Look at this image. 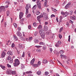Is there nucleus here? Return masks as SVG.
I'll use <instances>...</instances> for the list:
<instances>
[{"label": "nucleus", "instance_id": "1", "mask_svg": "<svg viewBox=\"0 0 76 76\" xmlns=\"http://www.w3.org/2000/svg\"><path fill=\"white\" fill-rule=\"evenodd\" d=\"M15 62L13 64L14 66L15 67L18 66L20 64V62L18 59H15Z\"/></svg>", "mask_w": 76, "mask_h": 76}, {"label": "nucleus", "instance_id": "2", "mask_svg": "<svg viewBox=\"0 0 76 76\" xmlns=\"http://www.w3.org/2000/svg\"><path fill=\"white\" fill-rule=\"evenodd\" d=\"M39 33L41 35V37L43 39L45 38V33H44V31L41 29L39 31Z\"/></svg>", "mask_w": 76, "mask_h": 76}, {"label": "nucleus", "instance_id": "3", "mask_svg": "<svg viewBox=\"0 0 76 76\" xmlns=\"http://www.w3.org/2000/svg\"><path fill=\"white\" fill-rule=\"evenodd\" d=\"M9 7V6L7 5L5 7L1 6L0 7V12H5L6 11L5 8H7Z\"/></svg>", "mask_w": 76, "mask_h": 76}, {"label": "nucleus", "instance_id": "4", "mask_svg": "<svg viewBox=\"0 0 76 76\" xmlns=\"http://www.w3.org/2000/svg\"><path fill=\"white\" fill-rule=\"evenodd\" d=\"M30 7H31V4H26V6L25 7L26 9V15H27L28 13V10H29Z\"/></svg>", "mask_w": 76, "mask_h": 76}, {"label": "nucleus", "instance_id": "5", "mask_svg": "<svg viewBox=\"0 0 76 76\" xmlns=\"http://www.w3.org/2000/svg\"><path fill=\"white\" fill-rule=\"evenodd\" d=\"M8 60L9 61V63H13V59L12 58H11L10 56H9L7 57Z\"/></svg>", "mask_w": 76, "mask_h": 76}, {"label": "nucleus", "instance_id": "6", "mask_svg": "<svg viewBox=\"0 0 76 76\" xmlns=\"http://www.w3.org/2000/svg\"><path fill=\"white\" fill-rule=\"evenodd\" d=\"M6 55V53L3 51L2 53H1V58H4L5 57Z\"/></svg>", "mask_w": 76, "mask_h": 76}, {"label": "nucleus", "instance_id": "7", "mask_svg": "<svg viewBox=\"0 0 76 76\" xmlns=\"http://www.w3.org/2000/svg\"><path fill=\"white\" fill-rule=\"evenodd\" d=\"M43 18V15H40L39 16H37V19L39 22L40 21V20H39V19H40V18Z\"/></svg>", "mask_w": 76, "mask_h": 76}, {"label": "nucleus", "instance_id": "8", "mask_svg": "<svg viewBox=\"0 0 76 76\" xmlns=\"http://www.w3.org/2000/svg\"><path fill=\"white\" fill-rule=\"evenodd\" d=\"M13 38L14 41H18V40H19L18 37L15 35H13Z\"/></svg>", "mask_w": 76, "mask_h": 76}, {"label": "nucleus", "instance_id": "9", "mask_svg": "<svg viewBox=\"0 0 76 76\" xmlns=\"http://www.w3.org/2000/svg\"><path fill=\"white\" fill-rule=\"evenodd\" d=\"M23 13L22 12H20V15H19V19H20L21 18L23 17Z\"/></svg>", "mask_w": 76, "mask_h": 76}, {"label": "nucleus", "instance_id": "10", "mask_svg": "<svg viewBox=\"0 0 76 76\" xmlns=\"http://www.w3.org/2000/svg\"><path fill=\"white\" fill-rule=\"evenodd\" d=\"M17 36H18V37H22V34L19 31H18L17 32Z\"/></svg>", "mask_w": 76, "mask_h": 76}, {"label": "nucleus", "instance_id": "11", "mask_svg": "<svg viewBox=\"0 0 76 76\" xmlns=\"http://www.w3.org/2000/svg\"><path fill=\"white\" fill-rule=\"evenodd\" d=\"M37 5L38 6V7L39 9H41V4L40 3L37 2Z\"/></svg>", "mask_w": 76, "mask_h": 76}, {"label": "nucleus", "instance_id": "12", "mask_svg": "<svg viewBox=\"0 0 76 76\" xmlns=\"http://www.w3.org/2000/svg\"><path fill=\"white\" fill-rule=\"evenodd\" d=\"M35 58H33L31 61L30 64H31V65H32V64L34 63V61H35Z\"/></svg>", "mask_w": 76, "mask_h": 76}, {"label": "nucleus", "instance_id": "13", "mask_svg": "<svg viewBox=\"0 0 76 76\" xmlns=\"http://www.w3.org/2000/svg\"><path fill=\"white\" fill-rule=\"evenodd\" d=\"M7 54L11 55V56H13V53H12V52H11V51H9L7 52Z\"/></svg>", "mask_w": 76, "mask_h": 76}, {"label": "nucleus", "instance_id": "14", "mask_svg": "<svg viewBox=\"0 0 76 76\" xmlns=\"http://www.w3.org/2000/svg\"><path fill=\"white\" fill-rule=\"evenodd\" d=\"M44 29L46 31H48V27L46 26H44Z\"/></svg>", "mask_w": 76, "mask_h": 76}, {"label": "nucleus", "instance_id": "15", "mask_svg": "<svg viewBox=\"0 0 76 76\" xmlns=\"http://www.w3.org/2000/svg\"><path fill=\"white\" fill-rule=\"evenodd\" d=\"M42 61L43 63H44L45 64H47V63H48V62L46 59H44Z\"/></svg>", "mask_w": 76, "mask_h": 76}, {"label": "nucleus", "instance_id": "16", "mask_svg": "<svg viewBox=\"0 0 76 76\" xmlns=\"http://www.w3.org/2000/svg\"><path fill=\"white\" fill-rule=\"evenodd\" d=\"M1 67L3 69V70H5V69H6V67L4 66L3 65H0Z\"/></svg>", "mask_w": 76, "mask_h": 76}, {"label": "nucleus", "instance_id": "17", "mask_svg": "<svg viewBox=\"0 0 76 76\" xmlns=\"http://www.w3.org/2000/svg\"><path fill=\"white\" fill-rule=\"evenodd\" d=\"M47 0H45V2L44 3V6H46V7H47Z\"/></svg>", "mask_w": 76, "mask_h": 76}, {"label": "nucleus", "instance_id": "18", "mask_svg": "<svg viewBox=\"0 0 76 76\" xmlns=\"http://www.w3.org/2000/svg\"><path fill=\"white\" fill-rule=\"evenodd\" d=\"M36 73L38 75H40L41 74V71H38L36 72Z\"/></svg>", "mask_w": 76, "mask_h": 76}, {"label": "nucleus", "instance_id": "19", "mask_svg": "<svg viewBox=\"0 0 76 76\" xmlns=\"http://www.w3.org/2000/svg\"><path fill=\"white\" fill-rule=\"evenodd\" d=\"M34 41L35 43H38V42H39V40L37 39H35Z\"/></svg>", "mask_w": 76, "mask_h": 76}, {"label": "nucleus", "instance_id": "20", "mask_svg": "<svg viewBox=\"0 0 76 76\" xmlns=\"http://www.w3.org/2000/svg\"><path fill=\"white\" fill-rule=\"evenodd\" d=\"M10 15V11H7V16H9Z\"/></svg>", "mask_w": 76, "mask_h": 76}, {"label": "nucleus", "instance_id": "21", "mask_svg": "<svg viewBox=\"0 0 76 76\" xmlns=\"http://www.w3.org/2000/svg\"><path fill=\"white\" fill-rule=\"evenodd\" d=\"M37 5H34L32 7V9H33V10H34V9H36V8H37Z\"/></svg>", "mask_w": 76, "mask_h": 76}, {"label": "nucleus", "instance_id": "22", "mask_svg": "<svg viewBox=\"0 0 76 76\" xmlns=\"http://www.w3.org/2000/svg\"><path fill=\"white\" fill-rule=\"evenodd\" d=\"M65 17H66V16H68V15H69V12H65Z\"/></svg>", "mask_w": 76, "mask_h": 76}, {"label": "nucleus", "instance_id": "23", "mask_svg": "<svg viewBox=\"0 0 76 76\" xmlns=\"http://www.w3.org/2000/svg\"><path fill=\"white\" fill-rule=\"evenodd\" d=\"M25 67L24 66V65L23 64H21V68L22 69H25Z\"/></svg>", "mask_w": 76, "mask_h": 76}, {"label": "nucleus", "instance_id": "24", "mask_svg": "<svg viewBox=\"0 0 76 76\" xmlns=\"http://www.w3.org/2000/svg\"><path fill=\"white\" fill-rule=\"evenodd\" d=\"M37 28L38 29H41L42 28V26L41 25H39Z\"/></svg>", "mask_w": 76, "mask_h": 76}, {"label": "nucleus", "instance_id": "25", "mask_svg": "<svg viewBox=\"0 0 76 76\" xmlns=\"http://www.w3.org/2000/svg\"><path fill=\"white\" fill-rule=\"evenodd\" d=\"M41 65V62L40 61H39L37 63V66L38 67H39Z\"/></svg>", "mask_w": 76, "mask_h": 76}, {"label": "nucleus", "instance_id": "26", "mask_svg": "<svg viewBox=\"0 0 76 76\" xmlns=\"http://www.w3.org/2000/svg\"><path fill=\"white\" fill-rule=\"evenodd\" d=\"M11 73L12 75H16V72L15 71H12Z\"/></svg>", "mask_w": 76, "mask_h": 76}, {"label": "nucleus", "instance_id": "27", "mask_svg": "<svg viewBox=\"0 0 76 76\" xmlns=\"http://www.w3.org/2000/svg\"><path fill=\"white\" fill-rule=\"evenodd\" d=\"M60 45L58 43H57L55 45V46L56 47H59L60 46Z\"/></svg>", "mask_w": 76, "mask_h": 76}, {"label": "nucleus", "instance_id": "28", "mask_svg": "<svg viewBox=\"0 0 76 76\" xmlns=\"http://www.w3.org/2000/svg\"><path fill=\"white\" fill-rule=\"evenodd\" d=\"M70 18L72 20H75V18L72 16L70 17Z\"/></svg>", "mask_w": 76, "mask_h": 76}, {"label": "nucleus", "instance_id": "29", "mask_svg": "<svg viewBox=\"0 0 76 76\" xmlns=\"http://www.w3.org/2000/svg\"><path fill=\"white\" fill-rule=\"evenodd\" d=\"M33 66L34 67H38V65L37 64H34L33 65Z\"/></svg>", "mask_w": 76, "mask_h": 76}, {"label": "nucleus", "instance_id": "30", "mask_svg": "<svg viewBox=\"0 0 76 76\" xmlns=\"http://www.w3.org/2000/svg\"><path fill=\"white\" fill-rule=\"evenodd\" d=\"M39 44L40 45H45V43L43 42H41L39 43Z\"/></svg>", "mask_w": 76, "mask_h": 76}, {"label": "nucleus", "instance_id": "31", "mask_svg": "<svg viewBox=\"0 0 76 76\" xmlns=\"http://www.w3.org/2000/svg\"><path fill=\"white\" fill-rule=\"evenodd\" d=\"M69 7V6L68 5V4H67L66 5L65 7V9H67Z\"/></svg>", "mask_w": 76, "mask_h": 76}, {"label": "nucleus", "instance_id": "32", "mask_svg": "<svg viewBox=\"0 0 76 76\" xmlns=\"http://www.w3.org/2000/svg\"><path fill=\"white\" fill-rule=\"evenodd\" d=\"M33 25L35 27L37 26V24L36 23H33Z\"/></svg>", "mask_w": 76, "mask_h": 76}, {"label": "nucleus", "instance_id": "33", "mask_svg": "<svg viewBox=\"0 0 76 76\" xmlns=\"http://www.w3.org/2000/svg\"><path fill=\"white\" fill-rule=\"evenodd\" d=\"M11 72L10 71H8L6 72L7 73L9 74V75H10L11 73Z\"/></svg>", "mask_w": 76, "mask_h": 76}, {"label": "nucleus", "instance_id": "34", "mask_svg": "<svg viewBox=\"0 0 76 76\" xmlns=\"http://www.w3.org/2000/svg\"><path fill=\"white\" fill-rule=\"evenodd\" d=\"M48 74H49V73L48 72L46 71L45 72V76H47V75H48Z\"/></svg>", "mask_w": 76, "mask_h": 76}, {"label": "nucleus", "instance_id": "35", "mask_svg": "<svg viewBox=\"0 0 76 76\" xmlns=\"http://www.w3.org/2000/svg\"><path fill=\"white\" fill-rule=\"evenodd\" d=\"M47 48V47H46V46H44L43 47V48H42V49L44 50H46Z\"/></svg>", "mask_w": 76, "mask_h": 76}, {"label": "nucleus", "instance_id": "36", "mask_svg": "<svg viewBox=\"0 0 76 76\" xmlns=\"http://www.w3.org/2000/svg\"><path fill=\"white\" fill-rule=\"evenodd\" d=\"M32 72L31 71H27V72H26V74H30Z\"/></svg>", "mask_w": 76, "mask_h": 76}, {"label": "nucleus", "instance_id": "37", "mask_svg": "<svg viewBox=\"0 0 76 76\" xmlns=\"http://www.w3.org/2000/svg\"><path fill=\"white\" fill-rule=\"evenodd\" d=\"M64 53V51L63 50H61L60 51L59 53L60 54H63Z\"/></svg>", "mask_w": 76, "mask_h": 76}, {"label": "nucleus", "instance_id": "38", "mask_svg": "<svg viewBox=\"0 0 76 76\" xmlns=\"http://www.w3.org/2000/svg\"><path fill=\"white\" fill-rule=\"evenodd\" d=\"M36 14L37 15H39L40 14V12L38 11L37 12H36Z\"/></svg>", "mask_w": 76, "mask_h": 76}, {"label": "nucleus", "instance_id": "39", "mask_svg": "<svg viewBox=\"0 0 76 76\" xmlns=\"http://www.w3.org/2000/svg\"><path fill=\"white\" fill-rule=\"evenodd\" d=\"M38 34V32L37 31H36L34 34V35L35 36V37H36L37 36V35Z\"/></svg>", "mask_w": 76, "mask_h": 76}, {"label": "nucleus", "instance_id": "40", "mask_svg": "<svg viewBox=\"0 0 76 76\" xmlns=\"http://www.w3.org/2000/svg\"><path fill=\"white\" fill-rule=\"evenodd\" d=\"M5 3L6 4H10V3H9V1H7L5 2Z\"/></svg>", "mask_w": 76, "mask_h": 76}, {"label": "nucleus", "instance_id": "41", "mask_svg": "<svg viewBox=\"0 0 76 76\" xmlns=\"http://www.w3.org/2000/svg\"><path fill=\"white\" fill-rule=\"evenodd\" d=\"M61 14L62 15H65V13L63 11L61 12Z\"/></svg>", "mask_w": 76, "mask_h": 76}, {"label": "nucleus", "instance_id": "42", "mask_svg": "<svg viewBox=\"0 0 76 76\" xmlns=\"http://www.w3.org/2000/svg\"><path fill=\"white\" fill-rule=\"evenodd\" d=\"M43 15L44 16H46L47 15V14L45 12H43Z\"/></svg>", "mask_w": 76, "mask_h": 76}, {"label": "nucleus", "instance_id": "43", "mask_svg": "<svg viewBox=\"0 0 76 76\" xmlns=\"http://www.w3.org/2000/svg\"><path fill=\"white\" fill-rule=\"evenodd\" d=\"M58 61L59 62L60 64L61 65V66H62V67H64V66H63V64H61V62H60L59 61Z\"/></svg>", "mask_w": 76, "mask_h": 76}, {"label": "nucleus", "instance_id": "44", "mask_svg": "<svg viewBox=\"0 0 76 76\" xmlns=\"http://www.w3.org/2000/svg\"><path fill=\"white\" fill-rule=\"evenodd\" d=\"M70 35H69V37H68V41H69V42H70Z\"/></svg>", "mask_w": 76, "mask_h": 76}, {"label": "nucleus", "instance_id": "45", "mask_svg": "<svg viewBox=\"0 0 76 76\" xmlns=\"http://www.w3.org/2000/svg\"><path fill=\"white\" fill-rule=\"evenodd\" d=\"M52 10L53 11V12H56L57 11V10L56 9H54L53 8H52Z\"/></svg>", "mask_w": 76, "mask_h": 76}, {"label": "nucleus", "instance_id": "46", "mask_svg": "<svg viewBox=\"0 0 76 76\" xmlns=\"http://www.w3.org/2000/svg\"><path fill=\"white\" fill-rule=\"evenodd\" d=\"M13 25H14L15 27V28H17V24L16 23H14Z\"/></svg>", "mask_w": 76, "mask_h": 76}, {"label": "nucleus", "instance_id": "47", "mask_svg": "<svg viewBox=\"0 0 76 76\" xmlns=\"http://www.w3.org/2000/svg\"><path fill=\"white\" fill-rule=\"evenodd\" d=\"M35 46L37 48H40V47H42V46Z\"/></svg>", "mask_w": 76, "mask_h": 76}, {"label": "nucleus", "instance_id": "48", "mask_svg": "<svg viewBox=\"0 0 76 76\" xmlns=\"http://www.w3.org/2000/svg\"><path fill=\"white\" fill-rule=\"evenodd\" d=\"M73 21L72 20H70L69 21V23H73Z\"/></svg>", "mask_w": 76, "mask_h": 76}, {"label": "nucleus", "instance_id": "49", "mask_svg": "<svg viewBox=\"0 0 76 76\" xmlns=\"http://www.w3.org/2000/svg\"><path fill=\"white\" fill-rule=\"evenodd\" d=\"M50 53H52V51H53V49L51 48H50Z\"/></svg>", "mask_w": 76, "mask_h": 76}, {"label": "nucleus", "instance_id": "50", "mask_svg": "<svg viewBox=\"0 0 76 76\" xmlns=\"http://www.w3.org/2000/svg\"><path fill=\"white\" fill-rule=\"evenodd\" d=\"M63 29V27H61L59 30V32H61V31H62V30Z\"/></svg>", "mask_w": 76, "mask_h": 76}, {"label": "nucleus", "instance_id": "51", "mask_svg": "<svg viewBox=\"0 0 76 76\" xmlns=\"http://www.w3.org/2000/svg\"><path fill=\"white\" fill-rule=\"evenodd\" d=\"M22 57H25V52H24L23 53Z\"/></svg>", "mask_w": 76, "mask_h": 76}, {"label": "nucleus", "instance_id": "52", "mask_svg": "<svg viewBox=\"0 0 76 76\" xmlns=\"http://www.w3.org/2000/svg\"><path fill=\"white\" fill-rule=\"evenodd\" d=\"M56 17V16L55 15H53V14H52L50 16L51 18H53V17Z\"/></svg>", "mask_w": 76, "mask_h": 76}, {"label": "nucleus", "instance_id": "53", "mask_svg": "<svg viewBox=\"0 0 76 76\" xmlns=\"http://www.w3.org/2000/svg\"><path fill=\"white\" fill-rule=\"evenodd\" d=\"M7 65L8 67H11V65L9 64H7Z\"/></svg>", "mask_w": 76, "mask_h": 76}, {"label": "nucleus", "instance_id": "54", "mask_svg": "<svg viewBox=\"0 0 76 76\" xmlns=\"http://www.w3.org/2000/svg\"><path fill=\"white\" fill-rule=\"evenodd\" d=\"M15 44H14V43H13L12 44V45L11 46L12 47V48H13V47H15Z\"/></svg>", "mask_w": 76, "mask_h": 76}, {"label": "nucleus", "instance_id": "55", "mask_svg": "<svg viewBox=\"0 0 76 76\" xmlns=\"http://www.w3.org/2000/svg\"><path fill=\"white\" fill-rule=\"evenodd\" d=\"M65 55H62V54H61V58H62V57H64V56Z\"/></svg>", "mask_w": 76, "mask_h": 76}, {"label": "nucleus", "instance_id": "56", "mask_svg": "<svg viewBox=\"0 0 76 76\" xmlns=\"http://www.w3.org/2000/svg\"><path fill=\"white\" fill-rule=\"evenodd\" d=\"M59 37L60 39H61V38H62V36H61V35L60 34H59Z\"/></svg>", "mask_w": 76, "mask_h": 76}, {"label": "nucleus", "instance_id": "57", "mask_svg": "<svg viewBox=\"0 0 76 76\" xmlns=\"http://www.w3.org/2000/svg\"><path fill=\"white\" fill-rule=\"evenodd\" d=\"M69 13L71 14V15H72L73 14V11H71L69 12Z\"/></svg>", "mask_w": 76, "mask_h": 76}, {"label": "nucleus", "instance_id": "58", "mask_svg": "<svg viewBox=\"0 0 76 76\" xmlns=\"http://www.w3.org/2000/svg\"><path fill=\"white\" fill-rule=\"evenodd\" d=\"M69 22H67L66 23V25H67V26H69Z\"/></svg>", "mask_w": 76, "mask_h": 76}, {"label": "nucleus", "instance_id": "59", "mask_svg": "<svg viewBox=\"0 0 76 76\" xmlns=\"http://www.w3.org/2000/svg\"><path fill=\"white\" fill-rule=\"evenodd\" d=\"M60 21H61V20H62V19H63V18L62 17V16H61L60 17Z\"/></svg>", "mask_w": 76, "mask_h": 76}, {"label": "nucleus", "instance_id": "60", "mask_svg": "<svg viewBox=\"0 0 76 76\" xmlns=\"http://www.w3.org/2000/svg\"><path fill=\"white\" fill-rule=\"evenodd\" d=\"M7 25V23L6 22L4 23V26L5 27H6V25Z\"/></svg>", "mask_w": 76, "mask_h": 76}, {"label": "nucleus", "instance_id": "61", "mask_svg": "<svg viewBox=\"0 0 76 76\" xmlns=\"http://www.w3.org/2000/svg\"><path fill=\"white\" fill-rule=\"evenodd\" d=\"M28 28L29 29H31V26L30 25H29L28 26Z\"/></svg>", "mask_w": 76, "mask_h": 76}, {"label": "nucleus", "instance_id": "62", "mask_svg": "<svg viewBox=\"0 0 76 76\" xmlns=\"http://www.w3.org/2000/svg\"><path fill=\"white\" fill-rule=\"evenodd\" d=\"M48 22H45V25H48Z\"/></svg>", "mask_w": 76, "mask_h": 76}, {"label": "nucleus", "instance_id": "63", "mask_svg": "<svg viewBox=\"0 0 76 76\" xmlns=\"http://www.w3.org/2000/svg\"><path fill=\"white\" fill-rule=\"evenodd\" d=\"M32 37H30L29 38V40H30V41L32 40Z\"/></svg>", "mask_w": 76, "mask_h": 76}, {"label": "nucleus", "instance_id": "64", "mask_svg": "<svg viewBox=\"0 0 76 76\" xmlns=\"http://www.w3.org/2000/svg\"><path fill=\"white\" fill-rule=\"evenodd\" d=\"M20 29H21V28L20 27H18V31H20Z\"/></svg>", "mask_w": 76, "mask_h": 76}]
</instances>
